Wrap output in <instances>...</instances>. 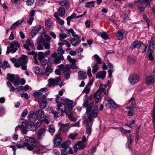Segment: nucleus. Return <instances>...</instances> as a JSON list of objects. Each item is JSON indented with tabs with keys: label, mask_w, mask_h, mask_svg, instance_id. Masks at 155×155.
Masks as SVG:
<instances>
[{
	"label": "nucleus",
	"mask_w": 155,
	"mask_h": 155,
	"mask_svg": "<svg viewBox=\"0 0 155 155\" xmlns=\"http://www.w3.org/2000/svg\"><path fill=\"white\" fill-rule=\"evenodd\" d=\"M86 114L87 116L89 122L93 123L94 119L97 117L98 112V107L95 106L94 109L92 108L86 109Z\"/></svg>",
	"instance_id": "1"
},
{
	"label": "nucleus",
	"mask_w": 155,
	"mask_h": 155,
	"mask_svg": "<svg viewBox=\"0 0 155 155\" xmlns=\"http://www.w3.org/2000/svg\"><path fill=\"white\" fill-rule=\"evenodd\" d=\"M107 87L106 84H101L98 90L94 94L93 97L95 100V103H98L101 99V96L100 95L101 92H104V94L105 95H107V92L105 91V88Z\"/></svg>",
	"instance_id": "2"
},
{
	"label": "nucleus",
	"mask_w": 155,
	"mask_h": 155,
	"mask_svg": "<svg viewBox=\"0 0 155 155\" xmlns=\"http://www.w3.org/2000/svg\"><path fill=\"white\" fill-rule=\"evenodd\" d=\"M28 60L27 56L22 54L18 58L17 62L15 64V67L18 68L21 66L22 68H26V64Z\"/></svg>",
	"instance_id": "3"
},
{
	"label": "nucleus",
	"mask_w": 155,
	"mask_h": 155,
	"mask_svg": "<svg viewBox=\"0 0 155 155\" xmlns=\"http://www.w3.org/2000/svg\"><path fill=\"white\" fill-rule=\"evenodd\" d=\"M20 44L17 41H12L10 44V46H8L6 52L7 55L9 53L12 52L13 53H15L18 50L17 48L20 47Z\"/></svg>",
	"instance_id": "4"
},
{
	"label": "nucleus",
	"mask_w": 155,
	"mask_h": 155,
	"mask_svg": "<svg viewBox=\"0 0 155 155\" xmlns=\"http://www.w3.org/2000/svg\"><path fill=\"white\" fill-rule=\"evenodd\" d=\"M25 146L27 147V149L29 150H34V153H39L41 152V149L37 146V144L34 145L32 143L25 142Z\"/></svg>",
	"instance_id": "5"
},
{
	"label": "nucleus",
	"mask_w": 155,
	"mask_h": 155,
	"mask_svg": "<svg viewBox=\"0 0 155 155\" xmlns=\"http://www.w3.org/2000/svg\"><path fill=\"white\" fill-rule=\"evenodd\" d=\"M7 78L8 80L14 83L15 86L20 84V79L18 75H16L15 76L14 74H11L8 73V74Z\"/></svg>",
	"instance_id": "6"
},
{
	"label": "nucleus",
	"mask_w": 155,
	"mask_h": 155,
	"mask_svg": "<svg viewBox=\"0 0 155 155\" xmlns=\"http://www.w3.org/2000/svg\"><path fill=\"white\" fill-rule=\"evenodd\" d=\"M83 123L86 127V133L88 135L91 133L92 127L93 123L89 122L87 118H85L83 120Z\"/></svg>",
	"instance_id": "7"
},
{
	"label": "nucleus",
	"mask_w": 155,
	"mask_h": 155,
	"mask_svg": "<svg viewBox=\"0 0 155 155\" xmlns=\"http://www.w3.org/2000/svg\"><path fill=\"white\" fill-rule=\"evenodd\" d=\"M128 80L132 85L136 84L140 80V77L136 74H132L129 77Z\"/></svg>",
	"instance_id": "8"
},
{
	"label": "nucleus",
	"mask_w": 155,
	"mask_h": 155,
	"mask_svg": "<svg viewBox=\"0 0 155 155\" xmlns=\"http://www.w3.org/2000/svg\"><path fill=\"white\" fill-rule=\"evenodd\" d=\"M61 79L58 77H56L55 78H50L48 79V87L55 86L58 85L59 82H61Z\"/></svg>",
	"instance_id": "9"
},
{
	"label": "nucleus",
	"mask_w": 155,
	"mask_h": 155,
	"mask_svg": "<svg viewBox=\"0 0 155 155\" xmlns=\"http://www.w3.org/2000/svg\"><path fill=\"white\" fill-rule=\"evenodd\" d=\"M37 42L38 44H42L45 47V49H49L50 48V45L49 43L46 42L45 40L42 36L37 39Z\"/></svg>",
	"instance_id": "10"
},
{
	"label": "nucleus",
	"mask_w": 155,
	"mask_h": 155,
	"mask_svg": "<svg viewBox=\"0 0 155 155\" xmlns=\"http://www.w3.org/2000/svg\"><path fill=\"white\" fill-rule=\"evenodd\" d=\"M51 57L55 59L54 62L56 64H60L61 62V60L63 61L64 59L63 54H60L59 56H57L56 52H54L52 54Z\"/></svg>",
	"instance_id": "11"
},
{
	"label": "nucleus",
	"mask_w": 155,
	"mask_h": 155,
	"mask_svg": "<svg viewBox=\"0 0 155 155\" xmlns=\"http://www.w3.org/2000/svg\"><path fill=\"white\" fill-rule=\"evenodd\" d=\"M94 60L97 61V63L94 62L91 64L92 68H98L99 64H101L102 61L99 56L97 54H95L94 55Z\"/></svg>",
	"instance_id": "12"
},
{
	"label": "nucleus",
	"mask_w": 155,
	"mask_h": 155,
	"mask_svg": "<svg viewBox=\"0 0 155 155\" xmlns=\"http://www.w3.org/2000/svg\"><path fill=\"white\" fill-rule=\"evenodd\" d=\"M86 147L85 143L82 141H79L77 143H76L74 146L73 148L74 152L76 153L78 149L79 150L82 149Z\"/></svg>",
	"instance_id": "13"
},
{
	"label": "nucleus",
	"mask_w": 155,
	"mask_h": 155,
	"mask_svg": "<svg viewBox=\"0 0 155 155\" xmlns=\"http://www.w3.org/2000/svg\"><path fill=\"white\" fill-rule=\"evenodd\" d=\"M149 45L148 50L149 51L153 52L155 48V37H151V40L148 42Z\"/></svg>",
	"instance_id": "14"
},
{
	"label": "nucleus",
	"mask_w": 155,
	"mask_h": 155,
	"mask_svg": "<svg viewBox=\"0 0 155 155\" xmlns=\"http://www.w3.org/2000/svg\"><path fill=\"white\" fill-rule=\"evenodd\" d=\"M149 45L148 50L149 51L153 52L155 48V37H151V40L148 42Z\"/></svg>",
	"instance_id": "15"
},
{
	"label": "nucleus",
	"mask_w": 155,
	"mask_h": 155,
	"mask_svg": "<svg viewBox=\"0 0 155 155\" xmlns=\"http://www.w3.org/2000/svg\"><path fill=\"white\" fill-rule=\"evenodd\" d=\"M48 93H46L45 94H42V93L41 92H35L33 93V95L36 98L39 99H45L48 95Z\"/></svg>",
	"instance_id": "16"
},
{
	"label": "nucleus",
	"mask_w": 155,
	"mask_h": 155,
	"mask_svg": "<svg viewBox=\"0 0 155 155\" xmlns=\"http://www.w3.org/2000/svg\"><path fill=\"white\" fill-rule=\"evenodd\" d=\"M61 133H59L55 136L54 140V147H56L59 145L62 141V139L61 137Z\"/></svg>",
	"instance_id": "17"
},
{
	"label": "nucleus",
	"mask_w": 155,
	"mask_h": 155,
	"mask_svg": "<svg viewBox=\"0 0 155 155\" xmlns=\"http://www.w3.org/2000/svg\"><path fill=\"white\" fill-rule=\"evenodd\" d=\"M26 125L31 130L35 131L38 128V127L36 126L35 123L32 121H28L26 123Z\"/></svg>",
	"instance_id": "18"
},
{
	"label": "nucleus",
	"mask_w": 155,
	"mask_h": 155,
	"mask_svg": "<svg viewBox=\"0 0 155 155\" xmlns=\"http://www.w3.org/2000/svg\"><path fill=\"white\" fill-rule=\"evenodd\" d=\"M65 103L67 106L69 112L72 111L73 109V101L68 98H66L65 100Z\"/></svg>",
	"instance_id": "19"
},
{
	"label": "nucleus",
	"mask_w": 155,
	"mask_h": 155,
	"mask_svg": "<svg viewBox=\"0 0 155 155\" xmlns=\"http://www.w3.org/2000/svg\"><path fill=\"white\" fill-rule=\"evenodd\" d=\"M143 45L142 42L140 41H135L132 43L130 46L131 49H133L135 48H140L142 45Z\"/></svg>",
	"instance_id": "20"
},
{
	"label": "nucleus",
	"mask_w": 155,
	"mask_h": 155,
	"mask_svg": "<svg viewBox=\"0 0 155 155\" xmlns=\"http://www.w3.org/2000/svg\"><path fill=\"white\" fill-rule=\"evenodd\" d=\"M59 103L57 105L58 110L61 113H65L66 111V108L65 104L61 103Z\"/></svg>",
	"instance_id": "21"
},
{
	"label": "nucleus",
	"mask_w": 155,
	"mask_h": 155,
	"mask_svg": "<svg viewBox=\"0 0 155 155\" xmlns=\"http://www.w3.org/2000/svg\"><path fill=\"white\" fill-rule=\"evenodd\" d=\"M154 78L152 75H150L146 77L145 82L147 84H152L154 82Z\"/></svg>",
	"instance_id": "22"
},
{
	"label": "nucleus",
	"mask_w": 155,
	"mask_h": 155,
	"mask_svg": "<svg viewBox=\"0 0 155 155\" xmlns=\"http://www.w3.org/2000/svg\"><path fill=\"white\" fill-rule=\"evenodd\" d=\"M106 74V71H100L98 72L96 75L97 78H101L103 80L105 78Z\"/></svg>",
	"instance_id": "23"
},
{
	"label": "nucleus",
	"mask_w": 155,
	"mask_h": 155,
	"mask_svg": "<svg viewBox=\"0 0 155 155\" xmlns=\"http://www.w3.org/2000/svg\"><path fill=\"white\" fill-rule=\"evenodd\" d=\"M70 128V126L68 123L61 124L60 129L63 132H65L67 131Z\"/></svg>",
	"instance_id": "24"
},
{
	"label": "nucleus",
	"mask_w": 155,
	"mask_h": 155,
	"mask_svg": "<svg viewBox=\"0 0 155 155\" xmlns=\"http://www.w3.org/2000/svg\"><path fill=\"white\" fill-rule=\"evenodd\" d=\"M105 99L107 101L108 104H110L112 107L114 108L117 107V105L111 99L107 97H106Z\"/></svg>",
	"instance_id": "25"
},
{
	"label": "nucleus",
	"mask_w": 155,
	"mask_h": 155,
	"mask_svg": "<svg viewBox=\"0 0 155 155\" xmlns=\"http://www.w3.org/2000/svg\"><path fill=\"white\" fill-rule=\"evenodd\" d=\"M62 146H65L66 148L68 151L69 153L71 154H73V152L72 149L70 147H69L68 144V143L67 142H63L61 143V145H60V147H62Z\"/></svg>",
	"instance_id": "26"
},
{
	"label": "nucleus",
	"mask_w": 155,
	"mask_h": 155,
	"mask_svg": "<svg viewBox=\"0 0 155 155\" xmlns=\"http://www.w3.org/2000/svg\"><path fill=\"white\" fill-rule=\"evenodd\" d=\"M63 71L66 79L68 80L70 77L69 72L70 68H61Z\"/></svg>",
	"instance_id": "27"
},
{
	"label": "nucleus",
	"mask_w": 155,
	"mask_h": 155,
	"mask_svg": "<svg viewBox=\"0 0 155 155\" xmlns=\"http://www.w3.org/2000/svg\"><path fill=\"white\" fill-rule=\"evenodd\" d=\"M58 4L61 6H65L67 9L69 8L70 6V4L68 1H62L58 2Z\"/></svg>",
	"instance_id": "28"
},
{
	"label": "nucleus",
	"mask_w": 155,
	"mask_h": 155,
	"mask_svg": "<svg viewBox=\"0 0 155 155\" xmlns=\"http://www.w3.org/2000/svg\"><path fill=\"white\" fill-rule=\"evenodd\" d=\"M46 133V130L44 128L41 129L39 130V131L38 134V139L42 138L45 135Z\"/></svg>",
	"instance_id": "29"
},
{
	"label": "nucleus",
	"mask_w": 155,
	"mask_h": 155,
	"mask_svg": "<svg viewBox=\"0 0 155 155\" xmlns=\"http://www.w3.org/2000/svg\"><path fill=\"white\" fill-rule=\"evenodd\" d=\"M18 127L20 128V130L22 134H26L28 131V128L23 125H19Z\"/></svg>",
	"instance_id": "30"
},
{
	"label": "nucleus",
	"mask_w": 155,
	"mask_h": 155,
	"mask_svg": "<svg viewBox=\"0 0 155 155\" xmlns=\"http://www.w3.org/2000/svg\"><path fill=\"white\" fill-rule=\"evenodd\" d=\"M78 79L79 80L85 79L87 78V74L86 72L80 71L78 72Z\"/></svg>",
	"instance_id": "31"
},
{
	"label": "nucleus",
	"mask_w": 155,
	"mask_h": 155,
	"mask_svg": "<svg viewBox=\"0 0 155 155\" xmlns=\"http://www.w3.org/2000/svg\"><path fill=\"white\" fill-rule=\"evenodd\" d=\"M24 18H22L14 23L11 27V29H12L17 27L19 25L21 24L24 21Z\"/></svg>",
	"instance_id": "32"
},
{
	"label": "nucleus",
	"mask_w": 155,
	"mask_h": 155,
	"mask_svg": "<svg viewBox=\"0 0 155 155\" xmlns=\"http://www.w3.org/2000/svg\"><path fill=\"white\" fill-rule=\"evenodd\" d=\"M25 140L29 142H31V143L35 144L36 140L35 138L33 137H29L27 136L25 137Z\"/></svg>",
	"instance_id": "33"
},
{
	"label": "nucleus",
	"mask_w": 155,
	"mask_h": 155,
	"mask_svg": "<svg viewBox=\"0 0 155 155\" xmlns=\"http://www.w3.org/2000/svg\"><path fill=\"white\" fill-rule=\"evenodd\" d=\"M84 102L83 104V106L87 107L86 109H87L88 108H92L94 106V102L91 103L89 104H88V101H84Z\"/></svg>",
	"instance_id": "34"
},
{
	"label": "nucleus",
	"mask_w": 155,
	"mask_h": 155,
	"mask_svg": "<svg viewBox=\"0 0 155 155\" xmlns=\"http://www.w3.org/2000/svg\"><path fill=\"white\" fill-rule=\"evenodd\" d=\"M38 102L40 105V107L42 109H44L46 106V101H43L42 99H39Z\"/></svg>",
	"instance_id": "35"
},
{
	"label": "nucleus",
	"mask_w": 155,
	"mask_h": 155,
	"mask_svg": "<svg viewBox=\"0 0 155 155\" xmlns=\"http://www.w3.org/2000/svg\"><path fill=\"white\" fill-rule=\"evenodd\" d=\"M124 33V31L123 30L119 31L117 32V36L118 40H122L123 38V34Z\"/></svg>",
	"instance_id": "36"
},
{
	"label": "nucleus",
	"mask_w": 155,
	"mask_h": 155,
	"mask_svg": "<svg viewBox=\"0 0 155 155\" xmlns=\"http://www.w3.org/2000/svg\"><path fill=\"white\" fill-rule=\"evenodd\" d=\"M76 16V14L74 13H73L70 16H68L66 18L67 20V24L68 25H70V21L71 19H74Z\"/></svg>",
	"instance_id": "37"
},
{
	"label": "nucleus",
	"mask_w": 155,
	"mask_h": 155,
	"mask_svg": "<svg viewBox=\"0 0 155 155\" xmlns=\"http://www.w3.org/2000/svg\"><path fill=\"white\" fill-rule=\"evenodd\" d=\"M10 66V64L6 61H4L3 63L1 61V63L0 64V68H8Z\"/></svg>",
	"instance_id": "38"
},
{
	"label": "nucleus",
	"mask_w": 155,
	"mask_h": 155,
	"mask_svg": "<svg viewBox=\"0 0 155 155\" xmlns=\"http://www.w3.org/2000/svg\"><path fill=\"white\" fill-rule=\"evenodd\" d=\"M55 61V59H51L50 58H48L47 60V66L50 68L52 64H56L54 62Z\"/></svg>",
	"instance_id": "39"
},
{
	"label": "nucleus",
	"mask_w": 155,
	"mask_h": 155,
	"mask_svg": "<svg viewBox=\"0 0 155 155\" xmlns=\"http://www.w3.org/2000/svg\"><path fill=\"white\" fill-rule=\"evenodd\" d=\"M95 1H91L87 2V4L85 5V7L88 8H94L95 6Z\"/></svg>",
	"instance_id": "40"
},
{
	"label": "nucleus",
	"mask_w": 155,
	"mask_h": 155,
	"mask_svg": "<svg viewBox=\"0 0 155 155\" xmlns=\"http://www.w3.org/2000/svg\"><path fill=\"white\" fill-rule=\"evenodd\" d=\"M81 41V40H79L76 39L74 38H73L71 40V42L72 45L74 46H76L77 44H79Z\"/></svg>",
	"instance_id": "41"
},
{
	"label": "nucleus",
	"mask_w": 155,
	"mask_h": 155,
	"mask_svg": "<svg viewBox=\"0 0 155 155\" xmlns=\"http://www.w3.org/2000/svg\"><path fill=\"white\" fill-rule=\"evenodd\" d=\"M136 59L135 58L129 56L128 57L127 60V63L128 64H133L135 61Z\"/></svg>",
	"instance_id": "42"
},
{
	"label": "nucleus",
	"mask_w": 155,
	"mask_h": 155,
	"mask_svg": "<svg viewBox=\"0 0 155 155\" xmlns=\"http://www.w3.org/2000/svg\"><path fill=\"white\" fill-rule=\"evenodd\" d=\"M63 92L62 91H59L58 92V94L56 95V102L57 103H58L60 102V101H59V100H61L62 98L61 97H59V95H60L61 96H62L63 95Z\"/></svg>",
	"instance_id": "43"
},
{
	"label": "nucleus",
	"mask_w": 155,
	"mask_h": 155,
	"mask_svg": "<svg viewBox=\"0 0 155 155\" xmlns=\"http://www.w3.org/2000/svg\"><path fill=\"white\" fill-rule=\"evenodd\" d=\"M65 113L68 115V117L71 120L74 121L76 120V118L72 115L73 114L71 112H68L66 111Z\"/></svg>",
	"instance_id": "44"
},
{
	"label": "nucleus",
	"mask_w": 155,
	"mask_h": 155,
	"mask_svg": "<svg viewBox=\"0 0 155 155\" xmlns=\"http://www.w3.org/2000/svg\"><path fill=\"white\" fill-rule=\"evenodd\" d=\"M58 12L59 16L61 17L65 15V11L64 8L63 7L60 8H59Z\"/></svg>",
	"instance_id": "45"
},
{
	"label": "nucleus",
	"mask_w": 155,
	"mask_h": 155,
	"mask_svg": "<svg viewBox=\"0 0 155 155\" xmlns=\"http://www.w3.org/2000/svg\"><path fill=\"white\" fill-rule=\"evenodd\" d=\"M53 70L52 68H46L45 71L44 73L42 72V75L48 76L52 72Z\"/></svg>",
	"instance_id": "46"
},
{
	"label": "nucleus",
	"mask_w": 155,
	"mask_h": 155,
	"mask_svg": "<svg viewBox=\"0 0 155 155\" xmlns=\"http://www.w3.org/2000/svg\"><path fill=\"white\" fill-rule=\"evenodd\" d=\"M137 6L140 12H143L144 11L146 7L143 6L142 4L138 3L137 5Z\"/></svg>",
	"instance_id": "47"
},
{
	"label": "nucleus",
	"mask_w": 155,
	"mask_h": 155,
	"mask_svg": "<svg viewBox=\"0 0 155 155\" xmlns=\"http://www.w3.org/2000/svg\"><path fill=\"white\" fill-rule=\"evenodd\" d=\"M151 0H141V3H145L146 5L148 8H150L151 5H150V2Z\"/></svg>",
	"instance_id": "48"
},
{
	"label": "nucleus",
	"mask_w": 155,
	"mask_h": 155,
	"mask_svg": "<svg viewBox=\"0 0 155 155\" xmlns=\"http://www.w3.org/2000/svg\"><path fill=\"white\" fill-rule=\"evenodd\" d=\"M31 55L33 56L35 63L36 64H37L38 63V61L37 59L38 53L37 52H35V51H32Z\"/></svg>",
	"instance_id": "49"
},
{
	"label": "nucleus",
	"mask_w": 155,
	"mask_h": 155,
	"mask_svg": "<svg viewBox=\"0 0 155 155\" xmlns=\"http://www.w3.org/2000/svg\"><path fill=\"white\" fill-rule=\"evenodd\" d=\"M77 60L75 59H72L70 62H72V64L70 65V68H78L76 66L75 63L76 62Z\"/></svg>",
	"instance_id": "50"
},
{
	"label": "nucleus",
	"mask_w": 155,
	"mask_h": 155,
	"mask_svg": "<svg viewBox=\"0 0 155 155\" xmlns=\"http://www.w3.org/2000/svg\"><path fill=\"white\" fill-rule=\"evenodd\" d=\"M38 59L39 61L42 60L43 58H44L45 57L44 53L42 52H38Z\"/></svg>",
	"instance_id": "51"
},
{
	"label": "nucleus",
	"mask_w": 155,
	"mask_h": 155,
	"mask_svg": "<svg viewBox=\"0 0 155 155\" xmlns=\"http://www.w3.org/2000/svg\"><path fill=\"white\" fill-rule=\"evenodd\" d=\"M91 90V87L86 85L82 91V93H85L86 94H88Z\"/></svg>",
	"instance_id": "52"
},
{
	"label": "nucleus",
	"mask_w": 155,
	"mask_h": 155,
	"mask_svg": "<svg viewBox=\"0 0 155 155\" xmlns=\"http://www.w3.org/2000/svg\"><path fill=\"white\" fill-rule=\"evenodd\" d=\"M33 71L37 74L42 75V72L41 68H33Z\"/></svg>",
	"instance_id": "53"
},
{
	"label": "nucleus",
	"mask_w": 155,
	"mask_h": 155,
	"mask_svg": "<svg viewBox=\"0 0 155 155\" xmlns=\"http://www.w3.org/2000/svg\"><path fill=\"white\" fill-rule=\"evenodd\" d=\"M49 132L51 134H53L55 132V127L53 125H50L48 128Z\"/></svg>",
	"instance_id": "54"
},
{
	"label": "nucleus",
	"mask_w": 155,
	"mask_h": 155,
	"mask_svg": "<svg viewBox=\"0 0 155 155\" xmlns=\"http://www.w3.org/2000/svg\"><path fill=\"white\" fill-rule=\"evenodd\" d=\"M60 147L63 148V149L61 150V155H66L67 154V150L65 146H62V147Z\"/></svg>",
	"instance_id": "55"
},
{
	"label": "nucleus",
	"mask_w": 155,
	"mask_h": 155,
	"mask_svg": "<svg viewBox=\"0 0 155 155\" xmlns=\"http://www.w3.org/2000/svg\"><path fill=\"white\" fill-rule=\"evenodd\" d=\"M45 28L47 29H49L51 27V22L50 20H47L45 23Z\"/></svg>",
	"instance_id": "56"
},
{
	"label": "nucleus",
	"mask_w": 155,
	"mask_h": 155,
	"mask_svg": "<svg viewBox=\"0 0 155 155\" xmlns=\"http://www.w3.org/2000/svg\"><path fill=\"white\" fill-rule=\"evenodd\" d=\"M25 143L23 141L18 142L16 145L17 147L18 148H21L25 146Z\"/></svg>",
	"instance_id": "57"
},
{
	"label": "nucleus",
	"mask_w": 155,
	"mask_h": 155,
	"mask_svg": "<svg viewBox=\"0 0 155 155\" xmlns=\"http://www.w3.org/2000/svg\"><path fill=\"white\" fill-rule=\"evenodd\" d=\"M101 36L103 39L105 40H107L109 38L108 35L105 32L102 33L101 35Z\"/></svg>",
	"instance_id": "58"
},
{
	"label": "nucleus",
	"mask_w": 155,
	"mask_h": 155,
	"mask_svg": "<svg viewBox=\"0 0 155 155\" xmlns=\"http://www.w3.org/2000/svg\"><path fill=\"white\" fill-rule=\"evenodd\" d=\"M35 116V114L34 112L32 111H31L29 113L28 116V117L29 119H30L32 118H34Z\"/></svg>",
	"instance_id": "59"
},
{
	"label": "nucleus",
	"mask_w": 155,
	"mask_h": 155,
	"mask_svg": "<svg viewBox=\"0 0 155 155\" xmlns=\"http://www.w3.org/2000/svg\"><path fill=\"white\" fill-rule=\"evenodd\" d=\"M129 103L131 104L132 106L134 107L136 103L134 98L132 97L129 100Z\"/></svg>",
	"instance_id": "60"
},
{
	"label": "nucleus",
	"mask_w": 155,
	"mask_h": 155,
	"mask_svg": "<svg viewBox=\"0 0 155 155\" xmlns=\"http://www.w3.org/2000/svg\"><path fill=\"white\" fill-rule=\"evenodd\" d=\"M57 51L58 53L60 55L63 54L64 52V51L63 49L61 46H60L58 48Z\"/></svg>",
	"instance_id": "61"
},
{
	"label": "nucleus",
	"mask_w": 155,
	"mask_h": 155,
	"mask_svg": "<svg viewBox=\"0 0 155 155\" xmlns=\"http://www.w3.org/2000/svg\"><path fill=\"white\" fill-rule=\"evenodd\" d=\"M135 122V120H134L132 121H130L129 122L126 123L125 124V125L126 126L130 127V128H131L132 127V125L134 124Z\"/></svg>",
	"instance_id": "62"
},
{
	"label": "nucleus",
	"mask_w": 155,
	"mask_h": 155,
	"mask_svg": "<svg viewBox=\"0 0 155 155\" xmlns=\"http://www.w3.org/2000/svg\"><path fill=\"white\" fill-rule=\"evenodd\" d=\"M34 2L35 0H27L26 1V3L28 6H30L34 3Z\"/></svg>",
	"instance_id": "63"
},
{
	"label": "nucleus",
	"mask_w": 155,
	"mask_h": 155,
	"mask_svg": "<svg viewBox=\"0 0 155 155\" xmlns=\"http://www.w3.org/2000/svg\"><path fill=\"white\" fill-rule=\"evenodd\" d=\"M134 139V137L132 135H130L129 137H127L128 141H130V144H131L132 143L133 140Z\"/></svg>",
	"instance_id": "64"
}]
</instances>
